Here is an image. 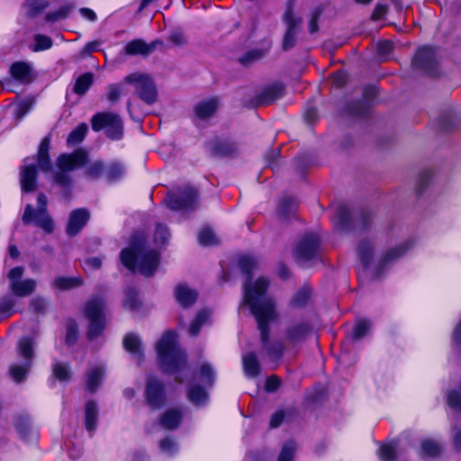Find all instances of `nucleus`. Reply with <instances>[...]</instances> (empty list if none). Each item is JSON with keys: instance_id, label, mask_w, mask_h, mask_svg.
Wrapping results in <instances>:
<instances>
[{"instance_id": "nucleus-47", "label": "nucleus", "mask_w": 461, "mask_h": 461, "mask_svg": "<svg viewBox=\"0 0 461 461\" xmlns=\"http://www.w3.org/2000/svg\"><path fill=\"white\" fill-rule=\"evenodd\" d=\"M295 449L296 446L294 441L286 442L283 446L277 461H293Z\"/></svg>"}, {"instance_id": "nucleus-12", "label": "nucleus", "mask_w": 461, "mask_h": 461, "mask_svg": "<svg viewBox=\"0 0 461 461\" xmlns=\"http://www.w3.org/2000/svg\"><path fill=\"white\" fill-rule=\"evenodd\" d=\"M437 58L435 50L430 47L419 49L412 60V67L420 69L429 76L437 74Z\"/></svg>"}, {"instance_id": "nucleus-45", "label": "nucleus", "mask_w": 461, "mask_h": 461, "mask_svg": "<svg viewBox=\"0 0 461 461\" xmlns=\"http://www.w3.org/2000/svg\"><path fill=\"white\" fill-rule=\"evenodd\" d=\"M19 355L27 360L33 357L32 342L31 339L24 338L19 341L18 344Z\"/></svg>"}, {"instance_id": "nucleus-37", "label": "nucleus", "mask_w": 461, "mask_h": 461, "mask_svg": "<svg viewBox=\"0 0 461 461\" xmlns=\"http://www.w3.org/2000/svg\"><path fill=\"white\" fill-rule=\"evenodd\" d=\"M408 249L406 244L397 246L390 250H388L381 258V263L383 265L389 264L397 258H401Z\"/></svg>"}, {"instance_id": "nucleus-58", "label": "nucleus", "mask_w": 461, "mask_h": 461, "mask_svg": "<svg viewBox=\"0 0 461 461\" xmlns=\"http://www.w3.org/2000/svg\"><path fill=\"white\" fill-rule=\"evenodd\" d=\"M380 458L384 461H393L394 459V447L391 445H384L380 447Z\"/></svg>"}, {"instance_id": "nucleus-22", "label": "nucleus", "mask_w": 461, "mask_h": 461, "mask_svg": "<svg viewBox=\"0 0 461 461\" xmlns=\"http://www.w3.org/2000/svg\"><path fill=\"white\" fill-rule=\"evenodd\" d=\"M175 294L177 302L185 308L194 303L197 298V293L185 285H179L176 288Z\"/></svg>"}, {"instance_id": "nucleus-41", "label": "nucleus", "mask_w": 461, "mask_h": 461, "mask_svg": "<svg viewBox=\"0 0 461 461\" xmlns=\"http://www.w3.org/2000/svg\"><path fill=\"white\" fill-rule=\"evenodd\" d=\"M30 363L25 364L24 366L13 365L10 366V375L12 378L16 382L20 383L25 379V376L30 369Z\"/></svg>"}, {"instance_id": "nucleus-3", "label": "nucleus", "mask_w": 461, "mask_h": 461, "mask_svg": "<svg viewBox=\"0 0 461 461\" xmlns=\"http://www.w3.org/2000/svg\"><path fill=\"white\" fill-rule=\"evenodd\" d=\"M158 361L164 372L174 374L185 367L186 355L178 347L176 334L166 331L156 346Z\"/></svg>"}, {"instance_id": "nucleus-42", "label": "nucleus", "mask_w": 461, "mask_h": 461, "mask_svg": "<svg viewBox=\"0 0 461 461\" xmlns=\"http://www.w3.org/2000/svg\"><path fill=\"white\" fill-rule=\"evenodd\" d=\"M34 45L32 47V50L34 52L42 51L49 50L52 47V40L42 34H36L34 36Z\"/></svg>"}, {"instance_id": "nucleus-23", "label": "nucleus", "mask_w": 461, "mask_h": 461, "mask_svg": "<svg viewBox=\"0 0 461 461\" xmlns=\"http://www.w3.org/2000/svg\"><path fill=\"white\" fill-rule=\"evenodd\" d=\"M218 107V100L211 98L200 102L194 108L195 115L200 119H207L214 114Z\"/></svg>"}, {"instance_id": "nucleus-24", "label": "nucleus", "mask_w": 461, "mask_h": 461, "mask_svg": "<svg viewBox=\"0 0 461 461\" xmlns=\"http://www.w3.org/2000/svg\"><path fill=\"white\" fill-rule=\"evenodd\" d=\"M50 146V137H45L40 145L38 150V166L42 171H49L50 169V161L49 158V149Z\"/></svg>"}, {"instance_id": "nucleus-38", "label": "nucleus", "mask_w": 461, "mask_h": 461, "mask_svg": "<svg viewBox=\"0 0 461 461\" xmlns=\"http://www.w3.org/2000/svg\"><path fill=\"white\" fill-rule=\"evenodd\" d=\"M87 125L86 123H81L78 127H77L69 133L67 139L68 145H76L80 143L84 140L87 132Z\"/></svg>"}, {"instance_id": "nucleus-33", "label": "nucleus", "mask_w": 461, "mask_h": 461, "mask_svg": "<svg viewBox=\"0 0 461 461\" xmlns=\"http://www.w3.org/2000/svg\"><path fill=\"white\" fill-rule=\"evenodd\" d=\"M124 175L123 166L117 161L111 162L105 167L104 176L109 181H115Z\"/></svg>"}, {"instance_id": "nucleus-13", "label": "nucleus", "mask_w": 461, "mask_h": 461, "mask_svg": "<svg viewBox=\"0 0 461 461\" xmlns=\"http://www.w3.org/2000/svg\"><path fill=\"white\" fill-rule=\"evenodd\" d=\"M23 221L26 224L34 222L48 233L52 232L54 229L53 221L48 214L47 210L37 209L34 211L30 204H28L24 210Z\"/></svg>"}, {"instance_id": "nucleus-2", "label": "nucleus", "mask_w": 461, "mask_h": 461, "mask_svg": "<svg viewBox=\"0 0 461 461\" xmlns=\"http://www.w3.org/2000/svg\"><path fill=\"white\" fill-rule=\"evenodd\" d=\"M57 165L60 172L54 176V182L62 186H68L71 183V178L66 174L75 168L85 165L86 176L90 179H97L104 176L105 166L102 160L88 162L87 152L83 149H77L70 154H62L58 158Z\"/></svg>"}, {"instance_id": "nucleus-54", "label": "nucleus", "mask_w": 461, "mask_h": 461, "mask_svg": "<svg viewBox=\"0 0 461 461\" xmlns=\"http://www.w3.org/2000/svg\"><path fill=\"white\" fill-rule=\"evenodd\" d=\"M124 304L131 310L137 308L139 301L137 297V292L135 289L130 287L125 292V302Z\"/></svg>"}, {"instance_id": "nucleus-48", "label": "nucleus", "mask_w": 461, "mask_h": 461, "mask_svg": "<svg viewBox=\"0 0 461 461\" xmlns=\"http://www.w3.org/2000/svg\"><path fill=\"white\" fill-rule=\"evenodd\" d=\"M15 300L10 296H4L0 299V313L11 315L14 312Z\"/></svg>"}, {"instance_id": "nucleus-32", "label": "nucleus", "mask_w": 461, "mask_h": 461, "mask_svg": "<svg viewBox=\"0 0 461 461\" xmlns=\"http://www.w3.org/2000/svg\"><path fill=\"white\" fill-rule=\"evenodd\" d=\"M93 74L85 73L81 75L76 81L74 92L79 95H85L93 84Z\"/></svg>"}, {"instance_id": "nucleus-52", "label": "nucleus", "mask_w": 461, "mask_h": 461, "mask_svg": "<svg viewBox=\"0 0 461 461\" xmlns=\"http://www.w3.org/2000/svg\"><path fill=\"white\" fill-rule=\"evenodd\" d=\"M77 339V326L74 321H69L67 323L66 343L68 345H72L76 342Z\"/></svg>"}, {"instance_id": "nucleus-57", "label": "nucleus", "mask_w": 461, "mask_h": 461, "mask_svg": "<svg viewBox=\"0 0 461 461\" xmlns=\"http://www.w3.org/2000/svg\"><path fill=\"white\" fill-rule=\"evenodd\" d=\"M102 45L101 41H94L86 43L84 48L80 51V57L86 58L89 56L91 53L99 50V48Z\"/></svg>"}, {"instance_id": "nucleus-5", "label": "nucleus", "mask_w": 461, "mask_h": 461, "mask_svg": "<svg viewBox=\"0 0 461 461\" xmlns=\"http://www.w3.org/2000/svg\"><path fill=\"white\" fill-rule=\"evenodd\" d=\"M124 83L134 86L137 95L144 103L152 104L156 102L158 93L152 78L143 73L134 72L124 77Z\"/></svg>"}, {"instance_id": "nucleus-14", "label": "nucleus", "mask_w": 461, "mask_h": 461, "mask_svg": "<svg viewBox=\"0 0 461 461\" xmlns=\"http://www.w3.org/2000/svg\"><path fill=\"white\" fill-rule=\"evenodd\" d=\"M310 331L306 322H295L289 325L284 334V342L287 347H294L303 342Z\"/></svg>"}, {"instance_id": "nucleus-34", "label": "nucleus", "mask_w": 461, "mask_h": 461, "mask_svg": "<svg viewBox=\"0 0 461 461\" xmlns=\"http://www.w3.org/2000/svg\"><path fill=\"white\" fill-rule=\"evenodd\" d=\"M357 251L363 265L365 267L367 266L373 258L374 249L372 243L369 240H362L358 245Z\"/></svg>"}, {"instance_id": "nucleus-9", "label": "nucleus", "mask_w": 461, "mask_h": 461, "mask_svg": "<svg viewBox=\"0 0 461 461\" xmlns=\"http://www.w3.org/2000/svg\"><path fill=\"white\" fill-rule=\"evenodd\" d=\"M197 198V191L186 185L175 193L168 194L166 203L167 207L174 211L193 210L196 205Z\"/></svg>"}, {"instance_id": "nucleus-56", "label": "nucleus", "mask_w": 461, "mask_h": 461, "mask_svg": "<svg viewBox=\"0 0 461 461\" xmlns=\"http://www.w3.org/2000/svg\"><path fill=\"white\" fill-rule=\"evenodd\" d=\"M200 376L201 379L206 384H212L213 383L214 372L209 364L204 363L201 366Z\"/></svg>"}, {"instance_id": "nucleus-60", "label": "nucleus", "mask_w": 461, "mask_h": 461, "mask_svg": "<svg viewBox=\"0 0 461 461\" xmlns=\"http://www.w3.org/2000/svg\"><path fill=\"white\" fill-rule=\"evenodd\" d=\"M321 12H322V10L321 7H317L312 11V13L311 14L310 22H309V32L311 33L317 32V31H318L317 21H318L320 15L321 14Z\"/></svg>"}, {"instance_id": "nucleus-36", "label": "nucleus", "mask_w": 461, "mask_h": 461, "mask_svg": "<svg viewBox=\"0 0 461 461\" xmlns=\"http://www.w3.org/2000/svg\"><path fill=\"white\" fill-rule=\"evenodd\" d=\"M189 401L195 405H202L207 399V393L201 386H192L188 392Z\"/></svg>"}, {"instance_id": "nucleus-35", "label": "nucleus", "mask_w": 461, "mask_h": 461, "mask_svg": "<svg viewBox=\"0 0 461 461\" xmlns=\"http://www.w3.org/2000/svg\"><path fill=\"white\" fill-rule=\"evenodd\" d=\"M53 375L59 381L66 382L71 378V371L68 364L56 362L52 366Z\"/></svg>"}, {"instance_id": "nucleus-43", "label": "nucleus", "mask_w": 461, "mask_h": 461, "mask_svg": "<svg viewBox=\"0 0 461 461\" xmlns=\"http://www.w3.org/2000/svg\"><path fill=\"white\" fill-rule=\"evenodd\" d=\"M209 317V312L207 311H201L196 315L195 319L193 321V322L190 325L189 328V333L192 336H196L201 329V327L203 325V323L206 321V320Z\"/></svg>"}, {"instance_id": "nucleus-27", "label": "nucleus", "mask_w": 461, "mask_h": 461, "mask_svg": "<svg viewBox=\"0 0 461 461\" xmlns=\"http://www.w3.org/2000/svg\"><path fill=\"white\" fill-rule=\"evenodd\" d=\"M98 416L97 405L95 402L89 401L85 408V426L88 431H94L96 426Z\"/></svg>"}, {"instance_id": "nucleus-4", "label": "nucleus", "mask_w": 461, "mask_h": 461, "mask_svg": "<svg viewBox=\"0 0 461 461\" xmlns=\"http://www.w3.org/2000/svg\"><path fill=\"white\" fill-rule=\"evenodd\" d=\"M159 253L155 249H149L143 244H132L130 248L121 252L122 263L130 270L137 266L140 274L151 276L159 264Z\"/></svg>"}, {"instance_id": "nucleus-30", "label": "nucleus", "mask_w": 461, "mask_h": 461, "mask_svg": "<svg viewBox=\"0 0 461 461\" xmlns=\"http://www.w3.org/2000/svg\"><path fill=\"white\" fill-rule=\"evenodd\" d=\"M30 72V67L24 62L14 63L10 68L12 77L22 82L29 81Z\"/></svg>"}, {"instance_id": "nucleus-51", "label": "nucleus", "mask_w": 461, "mask_h": 461, "mask_svg": "<svg viewBox=\"0 0 461 461\" xmlns=\"http://www.w3.org/2000/svg\"><path fill=\"white\" fill-rule=\"evenodd\" d=\"M239 265L241 271L249 276L252 269L256 267L257 262L251 257L243 256L240 258Z\"/></svg>"}, {"instance_id": "nucleus-21", "label": "nucleus", "mask_w": 461, "mask_h": 461, "mask_svg": "<svg viewBox=\"0 0 461 461\" xmlns=\"http://www.w3.org/2000/svg\"><path fill=\"white\" fill-rule=\"evenodd\" d=\"M123 347L125 350L134 356L138 362L140 363L143 358V352L140 339L138 336L132 333L127 334L123 339Z\"/></svg>"}, {"instance_id": "nucleus-31", "label": "nucleus", "mask_w": 461, "mask_h": 461, "mask_svg": "<svg viewBox=\"0 0 461 461\" xmlns=\"http://www.w3.org/2000/svg\"><path fill=\"white\" fill-rule=\"evenodd\" d=\"M14 426L17 432L23 438H26V437L32 431V425L30 421L29 416L25 414H19L15 417Z\"/></svg>"}, {"instance_id": "nucleus-1", "label": "nucleus", "mask_w": 461, "mask_h": 461, "mask_svg": "<svg viewBox=\"0 0 461 461\" xmlns=\"http://www.w3.org/2000/svg\"><path fill=\"white\" fill-rule=\"evenodd\" d=\"M269 281L260 277L255 282L247 281L243 287V304L248 305L258 322L263 349L273 360H279L284 354L285 345L280 341L269 343V323L277 319L275 303L265 295Z\"/></svg>"}, {"instance_id": "nucleus-11", "label": "nucleus", "mask_w": 461, "mask_h": 461, "mask_svg": "<svg viewBox=\"0 0 461 461\" xmlns=\"http://www.w3.org/2000/svg\"><path fill=\"white\" fill-rule=\"evenodd\" d=\"M146 403L153 410L161 408L166 402V393L164 384L154 377L147 381L145 390Z\"/></svg>"}, {"instance_id": "nucleus-55", "label": "nucleus", "mask_w": 461, "mask_h": 461, "mask_svg": "<svg viewBox=\"0 0 461 461\" xmlns=\"http://www.w3.org/2000/svg\"><path fill=\"white\" fill-rule=\"evenodd\" d=\"M263 57V51L259 50H254L247 52L245 55L240 58V63L244 66H249L251 62L258 60Z\"/></svg>"}, {"instance_id": "nucleus-64", "label": "nucleus", "mask_w": 461, "mask_h": 461, "mask_svg": "<svg viewBox=\"0 0 461 461\" xmlns=\"http://www.w3.org/2000/svg\"><path fill=\"white\" fill-rule=\"evenodd\" d=\"M170 42L175 46H182L186 43V39L181 32H174L168 37Z\"/></svg>"}, {"instance_id": "nucleus-17", "label": "nucleus", "mask_w": 461, "mask_h": 461, "mask_svg": "<svg viewBox=\"0 0 461 461\" xmlns=\"http://www.w3.org/2000/svg\"><path fill=\"white\" fill-rule=\"evenodd\" d=\"M158 44H162V42L156 41L150 44H147L142 40H134L126 44L124 50L128 55H148L151 53Z\"/></svg>"}, {"instance_id": "nucleus-59", "label": "nucleus", "mask_w": 461, "mask_h": 461, "mask_svg": "<svg viewBox=\"0 0 461 461\" xmlns=\"http://www.w3.org/2000/svg\"><path fill=\"white\" fill-rule=\"evenodd\" d=\"M169 237L168 230L166 226L158 224L155 231V241L161 244L165 243Z\"/></svg>"}, {"instance_id": "nucleus-49", "label": "nucleus", "mask_w": 461, "mask_h": 461, "mask_svg": "<svg viewBox=\"0 0 461 461\" xmlns=\"http://www.w3.org/2000/svg\"><path fill=\"white\" fill-rule=\"evenodd\" d=\"M422 452L426 456H435L440 452V446L434 440H424L422 442Z\"/></svg>"}, {"instance_id": "nucleus-63", "label": "nucleus", "mask_w": 461, "mask_h": 461, "mask_svg": "<svg viewBox=\"0 0 461 461\" xmlns=\"http://www.w3.org/2000/svg\"><path fill=\"white\" fill-rule=\"evenodd\" d=\"M161 449L167 454H174L176 450V443L169 438H164L160 441Z\"/></svg>"}, {"instance_id": "nucleus-16", "label": "nucleus", "mask_w": 461, "mask_h": 461, "mask_svg": "<svg viewBox=\"0 0 461 461\" xmlns=\"http://www.w3.org/2000/svg\"><path fill=\"white\" fill-rule=\"evenodd\" d=\"M89 219V212L84 208L74 210L68 219L67 232L69 236L77 235L86 224Z\"/></svg>"}, {"instance_id": "nucleus-19", "label": "nucleus", "mask_w": 461, "mask_h": 461, "mask_svg": "<svg viewBox=\"0 0 461 461\" xmlns=\"http://www.w3.org/2000/svg\"><path fill=\"white\" fill-rule=\"evenodd\" d=\"M36 168L33 165H26L21 169V185L25 192H32L36 187Z\"/></svg>"}, {"instance_id": "nucleus-39", "label": "nucleus", "mask_w": 461, "mask_h": 461, "mask_svg": "<svg viewBox=\"0 0 461 461\" xmlns=\"http://www.w3.org/2000/svg\"><path fill=\"white\" fill-rule=\"evenodd\" d=\"M46 2L44 0H28L23 7L28 16H34L41 12L46 7Z\"/></svg>"}, {"instance_id": "nucleus-25", "label": "nucleus", "mask_w": 461, "mask_h": 461, "mask_svg": "<svg viewBox=\"0 0 461 461\" xmlns=\"http://www.w3.org/2000/svg\"><path fill=\"white\" fill-rule=\"evenodd\" d=\"M244 372L249 377H256L259 375L260 366L254 353H247L242 357Z\"/></svg>"}, {"instance_id": "nucleus-7", "label": "nucleus", "mask_w": 461, "mask_h": 461, "mask_svg": "<svg viewBox=\"0 0 461 461\" xmlns=\"http://www.w3.org/2000/svg\"><path fill=\"white\" fill-rule=\"evenodd\" d=\"M24 268L16 267L12 268L8 274V289L17 297H27L34 293L37 287L36 280L32 278L23 279Z\"/></svg>"}, {"instance_id": "nucleus-8", "label": "nucleus", "mask_w": 461, "mask_h": 461, "mask_svg": "<svg viewBox=\"0 0 461 461\" xmlns=\"http://www.w3.org/2000/svg\"><path fill=\"white\" fill-rule=\"evenodd\" d=\"M104 302L101 298H93L86 305L85 314L89 321L88 336L95 338L104 328Z\"/></svg>"}, {"instance_id": "nucleus-20", "label": "nucleus", "mask_w": 461, "mask_h": 461, "mask_svg": "<svg viewBox=\"0 0 461 461\" xmlns=\"http://www.w3.org/2000/svg\"><path fill=\"white\" fill-rule=\"evenodd\" d=\"M183 417V412L178 409H169L160 417V425L166 429H176Z\"/></svg>"}, {"instance_id": "nucleus-29", "label": "nucleus", "mask_w": 461, "mask_h": 461, "mask_svg": "<svg viewBox=\"0 0 461 461\" xmlns=\"http://www.w3.org/2000/svg\"><path fill=\"white\" fill-rule=\"evenodd\" d=\"M82 283L80 277L58 276L53 280V286L56 289L66 291L78 287Z\"/></svg>"}, {"instance_id": "nucleus-40", "label": "nucleus", "mask_w": 461, "mask_h": 461, "mask_svg": "<svg viewBox=\"0 0 461 461\" xmlns=\"http://www.w3.org/2000/svg\"><path fill=\"white\" fill-rule=\"evenodd\" d=\"M311 289L308 286L302 287L293 297L292 304L294 307L304 306L310 299Z\"/></svg>"}, {"instance_id": "nucleus-44", "label": "nucleus", "mask_w": 461, "mask_h": 461, "mask_svg": "<svg viewBox=\"0 0 461 461\" xmlns=\"http://www.w3.org/2000/svg\"><path fill=\"white\" fill-rule=\"evenodd\" d=\"M198 241L203 246H211L216 244L218 240L211 229L204 228L198 234Z\"/></svg>"}, {"instance_id": "nucleus-26", "label": "nucleus", "mask_w": 461, "mask_h": 461, "mask_svg": "<svg viewBox=\"0 0 461 461\" xmlns=\"http://www.w3.org/2000/svg\"><path fill=\"white\" fill-rule=\"evenodd\" d=\"M284 87L282 85H274L267 88L259 96L258 103L260 104H269L283 95Z\"/></svg>"}, {"instance_id": "nucleus-28", "label": "nucleus", "mask_w": 461, "mask_h": 461, "mask_svg": "<svg viewBox=\"0 0 461 461\" xmlns=\"http://www.w3.org/2000/svg\"><path fill=\"white\" fill-rule=\"evenodd\" d=\"M349 219L348 208L344 204L339 205L336 209V214L333 219L335 228L340 230L347 229L349 223Z\"/></svg>"}, {"instance_id": "nucleus-46", "label": "nucleus", "mask_w": 461, "mask_h": 461, "mask_svg": "<svg viewBox=\"0 0 461 461\" xmlns=\"http://www.w3.org/2000/svg\"><path fill=\"white\" fill-rule=\"evenodd\" d=\"M371 327V323L366 320H359L357 321L353 332H352V338L354 339H359L363 338L367 331L369 330Z\"/></svg>"}, {"instance_id": "nucleus-6", "label": "nucleus", "mask_w": 461, "mask_h": 461, "mask_svg": "<svg viewBox=\"0 0 461 461\" xmlns=\"http://www.w3.org/2000/svg\"><path fill=\"white\" fill-rule=\"evenodd\" d=\"M91 124L95 131L105 130L107 136L111 139L118 140L122 136V122L116 113H97L92 117Z\"/></svg>"}, {"instance_id": "nucleus-15", "label": "nucleus", "mask_w": 461, "mask_h": 461, "mask_svg": "<svg viewBox=\"0 0 461 461\" xmlns=\"http://www.w3.org/2000/svg\"><path fill=\"white\" fill-rule=\"evenodd\" d=\"M318 238L315 235H308L296 246L294 254L301 262H306L313 258L317 254Z\"/></svg>"}, {"instance_id": "nucleus-61", "label": "nucleus", "mask_w": 461, "mask_h": 461, "mask_svg": "<svg viewBox=\"0 0 461 461\" xmlns=\"http://www.w3.org/2000/svg\"><path fill=\"white\" fill-rule=\"evenodd\" d=\"M377 52L381 57L388 56L393 50V43L390 41H379L376 46Z\"/></svg>"}, {"instance_id": "nucleus-10", "label": "nucleus", "mask_w": 461, "mask_h": 461, "mask_svg": "<svg viewBox=\"0 0 461 461\" xmlns=\"http://www.w3.org/2000/svg\"><path fill=\"white\" fill-rule=\"evenodd\" d=\"M283 21L286 26V31L283 39V50H287L293 48L296 42V34L302 24V19L295 15L294 12V2L289 1L286 9L283 14Z\"/></svg>"}, {"instance_id": "nucleus-18", "label": "nucleus", "mask_w": 461, "mask_h": 461, "mask_svg": "<svg viewBox=\"0 0 461 461\" xmlns=\"http://www.w3.org/2000/svg\"><path fill=\"white\" fill-rule=\"evenodd\" d=\"M104 375V367L103 366H94L88 369L86 374V389L89 392H95L100 385Z\"/></svg>"}, {"instance_id": "nucleus-50", "label": "nucleus", "mask_w": 461, "mask_h": 461, "mask_svg": "<svg viewBox=\"0 0 461 461\" xmlns=\"http://www.w3.org/2000/svg\"><path fill=\"white\" fill-rule=\"evenodd\" d=\"M122 87L119 84H111L106 88V96L109 102L115 103L122 95Z\"/></svg>"}, {"instance_id": "nucleus-53", "label": "nucleus", "mask_w": 461, "mask_h": 461, "mask_svg": "<svg viewBox=\"0 0 461 461\" xmlns=\"http://www.w3.org/2000/svg\"><path fill=\"white\" fill-rule=\"evenodd\" d=\"M237 145L232 142H221L220 143L215 152L221 156H230L237 151Z\"/></svg>"}, {"instance_id": "nucleus-62", "label": "nucleus", "mask_w": 461, "mask_h": 461, "mask_svg": "<svg viewBox=\"0 0 461 461\" xmlns=\"http://www.w3.org/2000/svg\"><path fill=\"white\" fill-rule=\"evenodd\" d=\"M30 304L32 310L36 312H43L47 306L46 300L40 296L32 299Z\"/></svg>"}]
</instances>
